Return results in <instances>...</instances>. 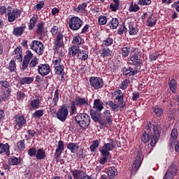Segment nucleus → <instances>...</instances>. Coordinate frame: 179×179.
Masks as SVG:
<instances>
[{
  "label": "nucleus",
  "mask_w": 179,
  "mask_h": 179,
  "mask_svg": "<svg viewBox=\"0 0 179 179\" xmlns=\"http://www.w3.org/2000/svg\"><path fill=\"white\" fill-rule=\"evenodd\" d=\"M75 122L80 127V129L85 131L90 125V116L87 113H78L74 117Z\"/></svg>",
  "instance_id": "f257e3e1"
},
{
  "label": "nucleus",
  "mask_w": 179,
  "mask_h": 179,
  "mask_svg": "<svg viewBox=\"0 0 179 179\" xmlns=\"http://www.w3.org/2000/svg\"><path fill=\"white\" fill-rule=\"evenodd\" d=\"M153 132L154 134H152V138H150V136L148 134L146 131H145L141 136V141L144 143H148V142L151 139L150 145L152 148L155 147L156 143H157L159 138H160V133L159 132V130H157V127L153 129Z\"/></svg>",
  "instance_id": "f03ea898"
},
{
  "label": "nucleus",
  "mask_w": 179,
  "mask_h": 179,
  "mask_svg": "<svg viewBox=\"0 0 179 179\" xmlns=\"http://www.w3.org/2000/svg\"><path fill=\"white\" fill-rule=\"evenodd\" d=\"M0 85L1 90L0 94V101H5V100H8V98L10 96V93H12V89H10L11 85L7 80H1Z\"/></svg>",
  "instance_id": "7ed1b4c3"
},
{
  "label": "nucleus",
  "mask_w": 179,
  "mask_h": 179,
  "mask_svg": "<svg viewBox=\"0 0 179 179\" xmlns=\"http://www.w3.org/2000/svg\"><path fill=\"white\" fill-rule=\"evenodd\" d=\"M68 24L69 29L73 31H78V30L82 29V27L83 26V20L78 16H73L69 19Z\"/></svg>",
  "instance_id": "20e7f679"
},
{
  "label": "nucleus",
  "mask_w": 179,
  "mask_h": 179,
  "mask_svg": "<svg viewBox=\"0 0 179 179\" xmlns=\"http://www.w3.org/2000/svg\"><path fill=\"white\" fill-rule=\"evenodd\" d=\"M13 125L15 129H22L27 126V120L26 117L22 114H17L13 117Z\"/></svg>",
  "instance_id": "39448f33"
},
{
  "label": "nucleus",
  "mask_w": 179,
  "mask_h": 179,
  "mask_svg": "<svg viewBox=\"0 0 179 179\" xmlns=\"http://www.w3.org/2000/svg\"><path fill=\"white\" fill-rule=\"evenodd\" d=\"M22 14V10L20 9H13L12 7L9 6L6 8V15L8 16V22L12 23V22H15L16 19L20 17V15Z\"/></svg>",
  "instance_id": "423d86ee"
},
{
  "label": "nucleus",
  "mask_w": 179,
  "mask_h": 179,
  "mask_svg": "<svg viewBox=\"0 0 179 179\" xmlns=\"http://www.w3.org/2000/svg\"><path fill=\"white\" fill-rule=\"evenodd\" d=\"M90 117L92 120H93L94 122H99L100 124V129H103L104 127H103V126L106 125V123L104 121V119H100L101 118V111L90 109Z\"/></svg>",
  "instance_id": "0eeeda50"
},
{
  "label": "nucleus",
  "mask_w": 179,
  "mask_h": 179,
  "mask_svg": "<svg viewBox=\"0 0 179 179\" xmlns=\"http://www.w3.org/2000/svg\"><path fill=\"white\" fill-rule=\"evenodd\" d=\"M129 61H131V65H134L136 68H141L143 65L142 53L141 52H135L134 54L129 56Z\"/></svg>",
  "instance_id": "6e6552de"
},
{
  "label": "nucleus",
  "mask_w": 179,
  "mask_h": 179,
  "mask_svg": "<svg viewBox=\"0 0 179 179\" xmlns=\"http://www.w3.org/2000/svg\"><path fill=\"white\" fill-rule=\"evenodd\" d=\"M68 114L69 112L68 111V105L64 103L57 110L56 113V117L57 120L61 121L62 122H65L66 119L68 118Z\"/></svg>",
  "instance_id": "1a4fd4ad"
},
{
  "label": "nucleus",
  "mask_w": 179,
  "mask_h": 179,
  "mask_svg": "<svg viewBox=\"0 0 179 179\" xmlns=\"http://www.w3.org/2000/svg\"><path fill=\"white\" fill-rule=\"evenodd\" d=\"M90 85L95 90H99L104 87V81L100 77L92 76L90 78Z\"/></svg>",
  "instance_id": "9d476101"
},
{
  "label": "nucleus",
  "mask_w": 179,
  "mask_h": 179,
  "mask_svg": "<svg viewBox=\"0 0 179 179\" xmlns=\"http://www.w3.org/2000/svg\"><path fill=\"white\" fill-rule=\"evenodd\" d=\"M31 50H33L38 55H43L44 53V44L40 41L34 40L31 42Z\"/></svg>",
  "instance_id": "9b49d317"
},
{
  "label": "nucleus",
  "mask_w": 179,
  "mask_h": 179,
  "mask_svg": "<svg viewBox=\"0 0 179 179\" xmlns=\"http://www.w3.org/2000/svg\"><path fill=\"white\" fill-rule=\"evenodd\" d=\"M143 162V157H141V155H137L134 157V160L131 169V174L135 176L138 171L142 166V162Z\"/></svg>",
  "instance_id": "f8f14e48"
},
{
  "label": "nucleus",
  "mask_w": 179,
  "mask_h": 179,
  "mask_svg": "<svg viewBox=\"0 0 179 179\" xmlns=\"http://www.w3.org/2000/svg\"><path fill=\"white\" fill-rule=\"evenodd\" d=\"M107 141L109 143H105L100 152H107L108 155H110V152L115 149V143H114V139L111 138H108Z\"/></svg>",
  "instance_id": "ddd939ff"
},
{
  "label": "nucleus",
  "mask_w": 179,
  "mask_h": 179,
  "mask_svg": "<svg viewBox=\"0 0 179 179\" xmlns=\"http://www.w3.org/2000/svg\"><path fill=\"white\" fill-rule=\"evenodd\" d=\"M31 58H33V53H31V51L27 50V54L24 55V59L22 60V64L21 67L22 71H26V69L29 68Z\"/></svg>",
  "instance_id": "4468645a"
},
{
  "label": "nucleus",
  "mask_w": 179,
  "mask_h": 179,
  "mask_svg": "<svg viewBox=\"0 0 179 179\" xmlns=\"http://www.w3.org/2000/svg\"><path fill=\"white\" fill-rule=\"evenodd\" d=\"M64 150H65V144L64 143V141L60 140L58 141V144L55 152V159L56 162H58L59 160V158L61 157V155H62V152H64Z\"/></svg>",
  "instance_id": "2eb2a0df"
},
{
  "label": "nucleus",
  "mask_w": 179,
  "mask_h": 179,
  "mask_svg": "<svg viewBox=\"0 0 179 179\" xmlns=\"http://www.w3.org/2000/svg\"><path fill=\"white\" fill-rule=\"evenodd\" d=\"M115 96V100L117 101L119 105H120V108H125V103L124 102V93L121 90H117L113 92Z\"/></svg>",
  "instance_id": "dca6fc26"
},
{
  "label": "nucleus",
  "mask_w": 179,
  "mask_h": 179,
  "mask_svg": "<svg viewBox=\"0 0 179 179\" xmlns=\"http://www.w3.org/2000/svg\"><path fill=\"white\" fill-rule=\"evenodd\" d=\"M54 44L55 51L59 50V48H62V47L65 45V44H64V35H62V34H57V37L55 39Z\"/></svg>",
  "instance_id": "f3484780"
},
{
  "label": "nucleus",
  "mask_w": 179,
  "mask_h": 179,
  "mask_svg": "<svg viewBox=\"0 0 179 179\" xmlns=\"http://www.w3.org/2000/svg\"><path fill=\"white\" fill-rule=\"evenodd\" d=\"M50 64H44L38 66V73L41 76H47L50 73Z\"/></svg>",
  "instance_id": "a211bd4d"
},
{
  "label": "nucleus",
  "mask_w": 179,
  "mask_h": 179,
  "mask_svg": "<svg viewBox=\"0 0 179 179\" xmlns=\"http://www.w3.org/2000/svg\"><path fill=\"white\" fill-rule=\"evenodd\" d=\"M73 103L77 107H84V106H89V99L87 96H77L75 98Z\"/></svg>",
  "instance_id": "6ab92c4d"
},
{
  "label": "nucleus",
  "mask_w": 179,
  "mask_h": 179,
  "mask_svg": "<svg viewBox=\"0 0 179 179\" xmlns=\"http://www.w3.org/2000/svg\"><path fill=\"white\" fill-rule=\"evenodd\" d=\"M106 26H108L110 30H115L120 26V20L117 17H110Z\"/></svg>",
  "instance_id": "aec40b11"
},
{
  "label": "nucleus",
  "mask_w": 179,
  "mask_h": 179,
  "mask_svg": "<svg viewBox=\"0 0 179 179\" xmlns=\"http://www.w3.org/2000/svg\"><path fill=\"white\" fill-rule=\"evenodd\" d=\"M23 159L19 157H16L15 156H13L8 159V163L9 166H22L23 164Z\"/></svg>",
  "instance_id": "412c9836"
},
{
  "label": "nucleus",
  "mask_w": 179,
  "mask_h": 179,
  "mask_svg": "<svg viewBox=\"0 0 179 179\" xmlns=\"http://www.w3.org/2000/svg\"><path fill=\"white\" fill-rule=\"evenodd\" d=\"M70 172L71 173L73 179H82L86 174V171L79 169H71Z\"/></svg>",
  "instance_id": "4be33fe9"
},
{
  "label": "nucleus",
  "mask_w": 179,
  "mask_h": 179,
  "mask_svg": "<svg viewBox=\"0 0 179 179\" xmlns=\"http://www.w3.org/2000/svg\"><path fill=\"white\" fill-rule=\"evenodd\" d=\"M5 153L6 156H10V146L9 143H6L5 144L0 143V155Z\"/></svg>",
  "instance_id": "5701e85b"
},
{
  "label": "nucleus",
  "mask_w": 179,
  "mask_h": 179,
  "mask_svg": "<svg viewBox=\"0 0 179 179\" xmlns=\"http://www.w3.org/2000/svg\"><path fill=\"white\" fill-rule=\"evenodd\" d=\"M24 30H26V25L14 27L13 29V35L15 37H22L23 33H24Z\"/></svg>",
  "instance_id": "b1692460"
},
{
  "label": "nucleus",
  "mask_w": 179,
  "mask_h": 179,
  "mask_svg": "<svg viewBox=\"0 0 179 179\" xmlns=\"http://www.w3.org/2000/svg\"><path fill=\"white\" fill-rule=\"evenodd\" d=\"M104 103L100 99L94 100L93 108L98 111H102L104 109Z\"/></svg>",
  "instance_id": "393cba45"
},
{
  "label": "nucleus",
  "mask_w": 179,
  "mask_h": 179,
  "mask_svg": "<svg viewBox=\"0 0 179 179\" xmlns=\"http://www.w3.org/2000/svg\"><path fill=\"white\" fill-rule=\"evenodd\" d=\"M100 57L101 58H107L108 57L113 56V51L108 48L103 47L101 50H99Z\"/></svg>",
  "instance_id": "a878e982"
},
{
  "label": "nucleus",
  "mask_w": 179,
  "mask_h": 179,
  "mask_svg": "<svg viewBox=\"0 0 179 179\" xmlns=\"http://www.w3.org/2000/svg\"><path fill=\"white\" fill-rule=\"evenodd\" d=\"M13 55L16 56V59L19 61V62H22L23 61V55L22 53V46L19 45L15 48L13 52Z\"/></svg>",
  "instance_id": "bb28decb"
},
{
  "label": "nucleus",
  "mask_w": 179,
  "mask_h": 179,
  "mask_svg": "<svg viewBox=\"0 0 179 179\" xmlns=\"http://www.w3.org/2000/svg\"><path fill=\"white\" fill-rule=\"evenodd\" d=\"M80 49H79L78 46L73 45L69 48V54L70 58H75L76 55H79V51Z\"/></svg>",
  "instance_id": "cd10ccee"
},
{
  "label": "nucleus",
  "mask_w": 179,
  "mask_h": 179,
  "mask_svg": "<svg viewBox=\"0 0 179 179\" xmlns=\"http://www.w3.org/2000/svg\"><path fill=\"white\" fill-rule=\"evenodd\" d=\"M106 174L109 179L115 178V176L118 174V171L115 168H109L106 169Z\"/></svg>",
  "instance_id": "c85d7f7f"
},
{
  "label": "nucleus",
  "mask_w": 179,
  "mask_h": 179,
  "mask_svg": "<svg viewBox=\"0 0 179 179\" xmlns=\"http://www.w3.org/2000/svg\"><path fill=\"white\" fill-rule=\"evenodd\" d=\"M35 157L37 159V160H44V159L47 157V152H45V150H44L43 148L38 149Z\"/></svg>",
  "instance_id": "c756f323"
},
{
  "label": "nucleus",
  "mask_w": 179,
  "mask_h": 179,
  "mask_svg": "<svg viewBox=\"0 0 179 179\" xmlns=\"http://www.w3.org/2000/svg\"><path fill=\"white\" fill-rule=\"evenodd\" d=\"M78 59L80 61H86L89 58V51L85 50H80L78 55H77Z\"/></svg>",
  "instance_id": "7c9ffc66"
},
{
  "label": "nucleus",
  "mask_w": 179,
  "mask_h": 179,
  "mask_svg": "<svg viewBox=\"0 0 179 179\" xmlns=\"http://www.w3.org/2000/svg\"><path fill=\"white\" fill-rule=\"evenodd\" d=\"M87 8V3H83L79 4L77 7H74L73 10L77 13H85Z\"/></svg>",
  "instance_id": "2f4dec72"
},
{
  "label": "nucleus",
  "mask_w": 179,
  "mask_h": 179,
  "mask_svg": "<svg viewBox=\"0 0 179 179\" xmlns=\"http://www.w3.org/2000/svg\"><path fill=\"white\" fill-rule=\"evenodd\" d=\"M121 51L122 57L123 58H127V57H128V55H129L131 53V45L127 44L124 45L123 48L121 49Z\"/></svg>",
  "instance_id": "473e14b6"
},
{
  "label": "nucleus",
  "mask_w": 179,
  "mask_h": 179,
  "mask_svg": "<svg viewBox=\"0 0 179 179\" xmlns=\"http://www.w3.org/2000/svg\"><path fill=\"white\" fill-rule=\"evenodd\" d=\"M169 89L171 90V92L173 94H176L177 92V80H176L175 79H171L170 80V78L169 79Z\"/></svg>",
  "instance_id": "72a5a7b5"
},
{
  "label": "nucleus",
  "mask_w": 179,
  "mask_h": 179,
  "mask_svg": "<svg viewBox=\"0 0 179 179\" xmlns=\"http://www.w3.org/2000/svg\"><path fill=\"white\" fill-rule=\"evenodd\" d=\"M113 44H114V39L113 38L108 36L107 38H105L102 41L101 47L108 48V47H111V45H113Z\"/></svg>",
  "instance_id": "f704fd0d"
},
{
  "label": "nucleus",
  "mask_w": 179,
  "mask_h": 179,
  "mask_svg": "<svg viewBox=\"0 0 179 179\" xmlns=\"http://www.w3.org/2000/svg\"><path fill=\"white\" fill-rule=\"evenodd\" d=\"M37 20H38V17L37 15H34L29 20V24L28 26L29 30H33L36 27L37 24Z\"/></svg>",
  "instance_id": "c9c22d12"
},
{
  "label": "nucleus",
  "mask_w": 179,
  "mask_h": 179,
  "mask_svg": "<svg viewBox=\"0 0 179 179\" xmlns=\"http://www.w3.org/2000/svg\"><path fill=\"white\" fill-rule=\"evenodd\" d=\"M67 149H69L71 153H76L79 150V145L76 143H69L67 145Z\"/></svg>",
  "instance_id": "e433bc0d"
},
{
  "label": "nucleus",
  "mask_w": 179,
  "mask_h": 179,
  "mask_svg": "<svg viewBox=\"0 0 179 179\" xmlns=\"http://www.w3.org/2000/svg\"><path fill=\"white\" fill-rule=\"evenodd\" d=\"M108 20H110V17L107 15H100L98 17V23L99 26H105V24H107Z\"/></svg>",
  "instance_id": "4c0bfd02"
},
{
  "label": "nucleus",
  "mask_w": 179,
  "mask_h": 179,
  "mask_svg": "<svg viewBox=\"0 0 179 179\" xmlns=\"http://www.w3.org/2000/svg\"><path fill=\"white\" fill-rule=\"evenodd\" d=\"M40 99H36L31 101L30 103V109L31 110H37L40 108V104H41Z\"/></svg>",
  "instance_id": "58836bf2"
},
{
  "label": "nucleus",
  "mask_w": 179,
  "mask_h": 179,
  "mask_svg": "<svg viewBox=\"0 0 179 179\" xmlns=\"http://www.w3.org/2000/svg\"><path fill=\"white\" fill-rule=\"evenodd\" d=\"M139 29L133 24H129V36H135L138 34Z\"/></svg>",
  "instance_id": "ea45409f"
},
{
  "label": "nucleus",
  "mask_w": 179,
  "mask_h": 179,
  "mask_svg": "<svg viewBox=\"0 0 179 179\" xmlns=\"http://www.w3.org/2000/svg\"><path fill=\"white\" fill-rule=\"evenodd\" d=\"M44 22H40L36 24V33L38 36H43V33H44Z\"/></svg>",
  "instance_id": "a19ab883"
},
{
  "label": "nucleus",
  "mask_w": 179,
  "mask_h": 179,
  "mask_svg": "<svg viewBox=\"0 0 179 179\" xmlns=\"http://www.w3.org/2000/svg\"><path fill=\"white\" fill-rule=\"evenodd\" d=\"M38 62L39 61L38 59H37V57H35L32 59L31 61H29V68L30 71H34L36 69V66L38 65Z\"/></svg>",
  "instance_id": "79ce46f5"
},
{
  "label": "nucleus",
  "mask_w": 179,
  "mask_h": 179,
  "mask_svg": "<svg viewBox=\"0 0 179 179\" xmlns=\"http://www.w3.org/2000/svg\"><path fill=\"white\" fill-rule=\"evenodd\" d=\"M106 106H109L112 111H117V108L121 107V105L114 103L113 101H108L106 103Z\"/></svg>",
  "instance_id": "37998d69"
},
{
  "label": "nucleus",
  "mask_w": 179,
  "mask_h": 179,
  "mask_svg": "<svg viewBox=\"0 0 179 179\" xmlns=\"http://www.w3.org/2000/svg\"><path fill=\"white\" fill-rule=\"evenodd\" d=\"M157 22V20L153 19L152 15H150L146 21L148 27H153L154 26H156Z\"/></svg>",
  "instance_id": "c03bdc74"
},
{
  "label": "nucleus",
  "mask_w": 179,
  "mask_h": 179,
  "mask_svg": "<svg viewBox=\"0 0 179 179\" xmlns=\"http://www.w3.org/2000/svg\"><path fill=\"white\" fill-rule=\"evenodd\" d=\"M101 158L99 159L100 164L103 165L107 162V157H110V154H108L107 152L100 151Z\"/></svg>",
  "instance_id": "a18cd8bd"
},
{
  "label": "nucleus",
  "mask_w": 179,
  "mask_h": 179,
  "mask_svg": "<svg viewBox=\"0 0 179 179\" xmlns=\"http://www.w3.org/2000/svg\"><path fill=\"white\" fill-rule=\"evenodd\" d=\"M113 2L110 4V9L112 12H117L120 8V0H113Z\"/></svg>",
  "instance_id": "49530a36"
},
{
  "label": "nucleus",
  "mask_w": 179,
  "mask_h": 179,
  "mask_svg": "<svg viewBox=\"0 0 179 179\" xmlns=\"http://www.w3.org/2000/svg\"><path fill=\"white\" fill-rule=\"evenodd\" d=\"M34 78L32 77H24L20 80V85H30L33 83Z\"/></svg>",
  "instance_id": "de8ad7c7"
},
{
  "label": "nucleus",
  "mask_w": 179,
  "mask_h": 179,
  "mask_svg": "<svg viewBox=\"0 0 179 179\" xmlns=\"http://www.w3.org/2000/svg\"><path fill=\"white\" fill-rule=\"evenodd\" d=\"M129 83H131V80L129 78L124 79L120 85V89L122 90H125L129 86Z\"/></svg>",
  "instance_id": "09e8293b"
},
{
  "label": "nucleus",
  "mask_w": 179,
  "mask_h": 179,
  "mask_svg": "<svg viewBox=\"0 0 179 179\" xmlns=\"http://www.w3.org/2000/svg\"><path fill=\"white\" fill-rule=\"evenodd\" d=\"M27 135H25V138L27 141H29V139H31V138H34V136L37 135V131L34 129H29L27 131Z\"/></svg>",
  "instance_id": "8fccbe9b"
},
{
  "label": "nucleus",
  "mask_w": 179,
  "mask_h": 179,
  "mask_svg": "<svg viewBox=\"0 0 179 179\" xmlns=\"http://www.w3.org/2000/svg\"><path fill=\"white\" fill-rule=\"evenodd\" d=\"M105 120L104 121L106 122L105 125L103 126V128L108 124V125H113V115H103Z\"/></svg>",
  "instance_id": "3c124183"
},
{
  "label": "nucleus",
  "mask_w": 179,
  "mask_h": 179,
  "mask_svg": "<svg viewBox=\"0 0 179 179\" xmlns=\"http://www.w3.org/2000/svg\"><path fill=\"white\" fill-rule=\"evenodd\" d=\"M99 140H94L92 141V143L91 144V145L90 146V150L92 152H96V149H97V148H99Z\"/></svg>",
  "instance_id": "603ef678"
},
{
  "label": "nucleus",
  "mask_w": 179,
  "mask_h": 179,
  "mask_svg": "<svg viewBox=\"0 0 179 179\" xmlns=\"http://www.w3.org/2000/svg\"><path fill=\"white\" fill-rule=\"evenodd\" d=\"M152 111L155 113L156 117H160L163 114V109L159 106L152 107Z\"/></svg>",
  "instance_id": "864d4df0"
},
{
  "label": "nucleus",
  "mask_w": 179,
  "mask_h": 179,
  "mask_svg": "<svg viewBox=\"0 0 179 179\" xmlns=\"http://www.w3.org/2000/svg\"><path fill=\"white\" fill-rule=\"evenodd\" d=\"M8 69L9 72H16V62H15V60H11L10 62Z\"/></svg>",
  "instance_id": "5fc2aeb1"
},
{
  "label": "nucleus",
  "mask_w": 179,
  "mask_h": 179,
  "mask_svg": "<svg viewBox=\"0 0 179 179\" xmlns=\"http://www.w3.org/2000/svg\"><path fill=\"white\" fill-rule=\"evenodd\" d=\"M18 150H24L26 149V143L24 139L20 140L17 143Z\"/></svg>",
  "instance_id": "6e6d98bb"
},
{
  "label": "nucleus",
  "mask_w": 179,
  "mask_h": 179,
  "mask_svg": "<svg viewBox=\"0 0 179 179\" xmlns=\"http://www.w3.org/2000/svg\"><path fill=\"white\" fill-rule=\"evenodd\" d=\"M59 101V90L58 88L56 89L55 91L54 98H53V102L54 106H58V101Z\"/></svg>",
  "instance_id": "4d7b16f0"
},
{
  "label": "nucleus",
  "mask_w": 179,
  "mask_h": 179,
  "mask_svg": "<svg viewBox=\"0 0 179 179\" xmlns=\"http://www.w3.org/2000/svg\"><path fill=\"white\" fill-rule=\"evenodd\" d=\"M64 69H65V66L63 65L55 66V73L56 75H62L64 73Z\"/></svg>",
  "instance_id": "13d9d810"
},
{
  "label": "nucleus",
  "mask_w": 179,
  "mask_h": 179,
  "mask_svg": "<svg viewBox=\"0 0 179 179\" xmlns=\"http://www.w3.org/2000/svg\"><path fill=\"white\" fill-rule=\"evenodd\" d=\"M44 115V110H36L33 115H32V117L34 118H38L40 119L41 117H43Z\"/></svg>",
  "instance_id": "bf43d9fd"
},
{
  "label": "nucleus",
  "mask_w": 179,
  "mask_h": 179,
  "mask_svg": "<svg viewBox=\"0 0 179 179\" xmlns=\"http://www.w3.org/2000/svg\"><path fill=\"white\" fill-rule=\"evenodd\" d=\"M37 155V148L36 147H32L28 150V156L30 157H36Z\"/></svg>",
  "instance_id": "052dcab7"
},
{
  "label": "nucleus",
  "mask_w": 179,
  "mask_h": 179,
  "mask_svg": "<svg viewBox=\"0 0 179 179\" xmlns=\"http://www.w3.org/2000/svg\"><path fill=\"white\" fill-rule=\"evenodd\" d=\"M152 3V0H138L137 5L141 6H149Z\"/></svg>",
  "instance_id": "680f3d73"
},
{
  "label": "nucleus",
  "mask_w": 179,
  "mask_h": 179,
  "mask_svg": "<svg viewBox=\"0 0 179 179\" xmlns=\"http://www.w3.org/2000/svg\"><path fill=\"white\" fill-rule=\"evenodd\" d=\"M76 107L78 106L73 103V101H72L70 106V115H73V114H76V113H78Z\"/></svg>",
  "instance_id": "e2e57ef3"
},
{
  "label": "nucleus",
  "mask_w": 179,
  "mask_h": 179,
  "mask_svg": "<svg viewBox=\"0 0 179 179\" xmlns=\"http://www.w3.org/2000/svg\"><path fill=\"white\" fill-rule=\"evenodd\" d=\"M137 67H129V77L131 76H135V75H138V69Z\"/></svg>",
  "instance_id": "0e129e2a"
},
{
  "label": "nucleus",
  "mask_w": 179,
  "mask_h": 179,
  "mask_svg": "<svg viewBox=\"0 0 179 179\" xmlns=\"http://www.w3.org/2000/svg\"><path fill=\"white\" fill-rule=\"evenodd\" d=\"M72 44H76V45H80V44H82V37L80 36H75L73 38Z\"/></svg>",
  "instance_id": "69168bd1"
},
{
  "label": "nucleus",
  "mask_w": 179,
  "mask_h": 179,
  "mask_svg": "<svg viewBox=\"0 0 179 179\" xmlns=\"http://www.w3.org/2000/svg\"><path fill=\"white\" fill-rule=\"evenodd\" d=\"M52 64L54 65V68H55V66H61L64 65V64H62V59L61 57H58V59L52 60Z\"/></svg>",
  "instance_id": "338daca9"
},
{
  "label": "nucleus",
  "mask_w": 179,
  "mask_h": 179,
  "mask_svg": "<svg viewBox=\"0 0 179 179\" xmlns=\"http://www.w3.org/2000/svg\"><path fill=\"white\" fill-rule=\"evenodd\" d=\"M44 1H40L38 3L34 6L35 10H36V12H38L39 10L43 9V8H44Z\"/></svg>",
  "instance_id": "774afa93"
}]
</instances>
